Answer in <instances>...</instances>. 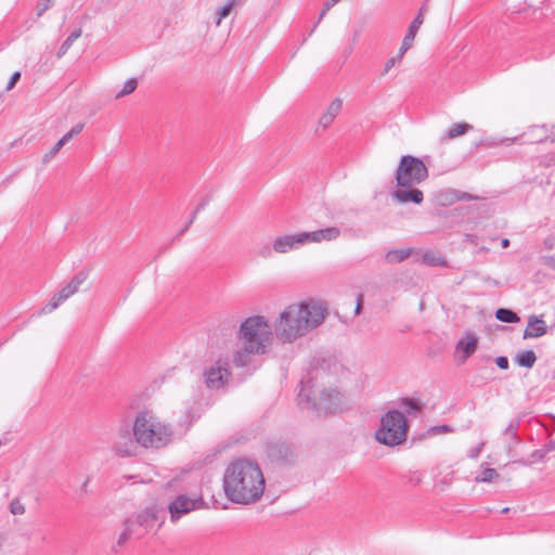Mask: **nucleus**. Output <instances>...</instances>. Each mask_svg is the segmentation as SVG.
<instances>
[{"label":"nucleus","mask_w":555,"mask_h":555,"mask_svg":"<svg viewBox=\"0 0 555 555\" xmlns=\"http://www.w3.org/2000/svg\"><path fill=\"white\" fill-rule=\"evenodd\" d=\"M328 306L320 299L308 298L286 305L274 318V335L283 344H294L309 336L327 319Z\"/></svg>","instance_id":"f257e3e1"},{"label":"nucleus","mask_w":555,"mask_h":555,"mask_svg":"<svg viewBox=\"0 0 555 555\" xmlns=\"http://www.w3.org/2000/svg\"><path fill=\"white\" fill-rule=\"evenodd\" d=\"M264 483L259 465L246 459L230 463L223 474L224 493L231 502L237 504L257 502L263 494Z\"/></svg>","instance_id":"f03ea898"},{"label":"nucleus","mask_w":555,"mask_h":555,"mask_svg":"<svg viewBox=\"0 0 555 555\" xmlns=\"http://www.w3.org/2000/svg\"><path fill=\"white\" fill-rule=\"evenodd\" d=\"M272 330L263 315H253L243 321L237 332L240 347L232 353L233 363L243 367L250 363L251 356L267 353L273 341Z\"/></svg>","instance_id":"7ed1b4c3"},{"label":"nucleus","mask_w":555,"mask_h":555,"mask_svg":"<svg viewBox=\"0 0 555 555\" xmlns=\"http://www.w3.org/2000/svg\"><path fill=\"white\" fill-rule=\"evenodd\" d=\"M133 424L134 434L141 448L160 449L172 440L173 430L171 426L151 412L138 413Z\"/></svg>","instance_id":"20e7f679"},{"label":"nucleus","mask_w":555,"mask_h":555,"mask_svg":"<svg viewBox=\"0 0 555 555\" xmlns=\"http://www.w3.org/2000/svg\"><path fill=\"white\" fill-rule=\"evenodd\" d=\"M299 403L318 415L333 413L343 403L344 395L336 388L320 387L313 379L302 380Z\"/></svg>","instance_id":"39448f33"},{"label":"nucleus","mask_w":555,"mask_h":555,"mask_svg":"<svg viewBox=\"0 0 555 555\" xmlns=\"http://www.w3.org/2000/svg\"><path fill=\"white\" fill-rule=\"evenodd\" d=\"M408 425L404 415L397 411L387 412L380 420V426L375 433L379 443L396 447L406 440Z\"/></svg>","instance_id":"423d86ee"},{"label":"nucleus","mask_w":555,"mask_h":555,"mask_svg":"<svg viewBox=\"0 0 555 555\" xmlns=\"http://www.w3.org/2000/svg\"><path fill=\"white\" fill-rule=\"evenodd\" d=\"M428 177V169L424 162L417 157L405 155L401 157L396 171L398 186H416Z\"/></svg>","instance_id":"0eeeda50"},{"label":"nucleus","mask_w":555,"mask_h":555,"mask_svg":"<svg viewBox=\"0 0 555 555\" xmlns=\"http://www.w3.org/2000/svg\"><path fill=\"white\" fill-rule=\"evenodd\" d=\"M140 443L134 434V424L122 423L116 429L111 442V451L117 457H133L139 454Z\"/></svg>","instance_id":"6e6552de"},{"label":"nucleus","mask_w":555,"mask_h":555,"mask_svg":"<svg viewBox=\"0 0 555 555\" xmlns=\"http://www.w3.org/2000/svg\"><path fill=\"white\" fill-rule=\"evenodd\" d=\"M204 506L205 502L201 495L179 494L168 504L170 520L171 522H177L183 516Z\"/></svg>","instance_id":"1a4fd4ad"},{"label":"nucleus","mask_w":555,"mask_h":555,"mask_svg":"<svg viewBox=\"0 0 555 555\" xmlns=\"http://www.w3.org/2000/svg\"><path fill=\"white\" fill-rule=\"evenodd\" d=\"M204 382L210 389L223 387L230 378L228 362L219 359L204 371Z\"/></svg>","instance_id":"9d476101"},{"label":"nucleus","mask_w":555,"mask_h":555,"mask_svg":"<svg viewBox=\"0 0 555 555\" xmlns=\"http://www.w3.org/2000/svg\"><path fill=\"white\" fill-rule=\"evenodd\" d=\"M87 280V273L86 272H79L77 273L66 286H64L53 298L50 300V302L42 308L43 313H50L53 310H55L63 301L68 299L70 296H73L75 293L78 292L79 287L82 285V283Z\"/></svg>","instance_id":"9b49d317"},{"label":"nucleus","mask_w":555,"mask_h":555,"mask_svg":"<svg viewBox=\"0 0 555 555\" xmlns=\"http://www.w3.org/2000/svg\"><path fill=\"white\" fill-rule=\"evenodd\" d=\"M156 519V511L154 507H151L133 515L126 522L131 528L134 537L141 538L154 526Z\"/></svg>","instance_id":"f8f14e48"},{"label":"nucleus","mask_w":555,"mask_h":555,"mask_svg":"<svg viewBox=\"0 0 555 555\" xmlns=\"http://www.w3.org/2000/svg\"><path fill=\"white\" fill-rule=\"evenodd\" d=\"M307 245L304 232L285 234L274 238L272 248L279 254H286Z\"/></svg>","instance_id":"ddd939ff"},{"label":"nucleus","mask_w":555,"mask_h":555,"mask_svg":"<svg viewBox=\"0 0 555 555\" xmlns=\"http://www.w3.org/2000/svg\"><path fill=\"white\" fill-rule=\"evenodd\" d=\"M343 108V101L340 99L333 100L324 113L320 116L317 127L315 133L320 131L327 130L331 125L334 122L335 118L339 115Z\"/></svg>","instance_id":"4468645a"},{"label":"nucleus","mask_w":555,"mask_h":555,"mask_svg":"<svg viewBox=\"0 0 555 555\" xmlns=\"http://www.w3.org/2000/svg\"><path fill=\"white\" fill-rule=\"evenodd\" d=\"M391 196L399 204L413 203L420 205L424 201L423 192L416 186H398Z\"/></svg>","instance_id":"2eb2a0df"},{"label":"nucleus","mask_w":555,"mask_h":555,"mask_svg":"<svg viewBox=\"0 0 555 555\" xmlns=\"http://www.w3.org/2000/svg\"><path fill=\"white\" fill-rule=\"evenodd\" d=\"M304 233L307 244L331 242L337 240L340 236V229L337 227H328L325 229Z\"/></svg>","instance_id":"dca6fc26"},{"label":"nucleus","mask_w":555,"mask_h":555,"mask_svg":"<svg viewBox=\"0 0 555 555\" xmlns=\"http://www.w3.org/2000/svg\"><path fill=\"white\" fill-rule=\"evenodd\" d=\"M478 339L474 334H466L456 345L461 362H465L477 350Z\"/></svg>","instance_id":"f3484780"},{"label":"nucleus","mask_w":555,"mask_h":555,"mask_svg":"<svg viewBox=\"0 0 555 555\" xmlns=\"http://www.w3.org/2000/svg\"><path fill=\"white\" fill-rule=\"evenodd\" d=\"M547 326L545 322L537 315H531L528 320V326L524 332V338H538L546 334Z\"/></svg>","instance_id":"a211bd4d"},{"label":"nucleus","mask_w":555,"mask_h":555,"mask_svg":"<svg viewBox=\"0 0 555 555\" xmlns=\"http://www.w3.org/2000/svg\"><path fill=\"white\" fill-rule=\"evenodd\" d=\"M537 361V356L532 350H524L516 354L515 362L522 367L531 369Z\"/></svg>","instance_id":"6ab92c4d"},{"label":"nucleus","mask_w":555,"mask_h":555,"mask_svg":"<svg viewBox=\"0 0 555 555\" xmlns=\"http://www.w3.org/2000/svg\"><path fill=\"white\" fill-rule=\"evenodd\" d=\"M411 255V249L402 248V249H391L388 250L385 255V259L389 263H399L408 259Z\"/></svg>","instance_id":"aec40b11"},{"label":"nucleus","mask_w":555,"mask_h":555,"mask_svg":"<svg viewBox=\"0 0 555 555\" xmlns=\"http://www.w3.org/2000/svg\"><path fill=\"white\" fill-rule=\"evenodd\" d=\"M81 29L78 28L75 31H73L62 43L60 47L56 56L60 59L63 55L66 54V52L69 50V48L73 46V43L81 36Z\"/></svg>","instance_id":"412c9836"},{"label":"nucleus","mask_w":555,"mask_h":555,"mask_svg":"<svg viewBox=\"0 0 555 555\" xmlns=\"http://www.w3.org/2000/svg\"><path fill=\"white\" fill-rule=\"evenodd\" d=\"M469 129H472V126L469 124H466V122L456 124L448 130V132L444 134L443 139L451 140V139L457 138V137L466 133V131H468Z\"/></svg>","instance_id":"4be33fe9"},{"label":"nucleus","mask_w":555,"mask_h":555,"mask_svg":"<svg viewBox=\"0 0 555 555\" xmlns=\"http://www.w3.org/2000/svg\"><path fill=\"white\" fill-rule=\"evenodd\" d=\"M495 317L499 321L506 323H515L519 321L518 315L514 311L505 308L498 309Z\"/></svg>","instance_id":"5701e85b"},{"label":"nucleus","mask_w":555,"mask_h":555,"mask_svg":"<svg viewBox=\"0 0 555 555\" xmlns=\"http://www.w3.org/2000/svg\"><path fill=\"white\" fill-rule=\"evenodd\" d=\"M138 87L137 78H129L122 86V88L115 94V99H121L128 94H131Z\"/></svg>","instance_id":"b1692460"},{"label":"nucleus","mask_w":555,"mask_h":555,"mask_svg":"<svg viewBox=\"0 0 555 555\" xmlns=\"http://www.w3.org/2000/svg\"><path fill=\"white\" fill-rule=\"evenodd\" d=\"M499 478V474L494 468H485L475 477L476 482H491Z\"/></svg>","instance_id":"393cba45"},{"label":"nucleus","mask_w":555,"mask_h":555,"mask_svg":"<svg viewBox=\"0 0 555 555\" xmlns=\"http://www.w3.org/2000/svg\"><path fill=\"white\" fill-rule=\"evenodd\" d=\"M423 262L433 266V267H443L446 266V260L437 254L427 253L423 256Z\"/></svg>","instance_id":"a878e982"},{"label":"nucleus","mask_w":555,"mask_h":555,"mask_svg":"<svg viewBox=\"0 0 555 555\" xmlns=\"http://www.w3.org/2000/svg\"><path fill=\"white\" fill-rule=\"evenodd\" d=\"M423 24V18L421 15H417L411 23L409 30L406 35L404 36V39H406L410 42L414 41V38L416 36L417 30L420 29L421 25Z\"/></svg>","instance_id":"bb28decb"},{"label":"nucleus","mask_w":555,"mask_h":555,"mask_svg":"<svg viewBox=\"0 0 555 555\" xmlns=\"http://www.w3.org/2000/svg\"><path fill=\"white\" fill-rule=\"evenodd\" d=\"M131 537H134V533L132 532L129 525L125 521L122 531L119 533L117 541H116L117 545L118 546L124 545Z\"/></svg>","instance_id":"cd10ccee"},{"label":"nucleus","mask_w":555,"mask_h":555,"mask_svg":"<svg viewBox=\"0 0 555 555\" xmlns=\"http://www.w3.org/2000/svg\"><path fill=\"white\" fill-rule=\"evenodd\" d=\"M532 130H541L543 133L537 138V142L542 143L545 141L555 142V133L553 135L548 134L547 126L543 125L541 127H532Z\"/></svg>","instance_id":"c85d7f7f"},{"label":"nucleus","mask_w":555,"mask_h":555,"mask_svg":"<svg viewBox=\"0 0 555 555\" xmlns=\"http://www.w3.org/2000/svg\"><path fill=\"white\" fill-rule=\"evenodd\" d=\"M340 0H326V2L324 3L323 5V9L321 10V13H320V16L318 18V21L315 22V24L313 25L312 29H311V33L312 34L314 31V29L317 28V26L319 25V23L321 22V20L325 16V14L327 13V11L333 8L337 2H339Z\"/></svg>","instance_id":"c756f323"},{"label":"nucleus","mask_w":555,"mask_h":555,"mask_svg":"<svg viewBox=\"0 0 555 555\" xmlns=\"http://www.w3.org/2000/svg\"><path fill=\"white\" fill-rule=\"evenodd\" d=\"M234 4H235V0H231L224 7H222L219 10L218 18H217V22H216L217 25H220L221 21L223 18H225L230 14V12H231V10H232Z\"/></svg>","instance_id":"7c9ffc66"},{"label":"nucleus","mask_w":555,"mask_h":555,"mask_svg":"<svg viewBox=\"0 0 555 555\" xmlns=\"http://www.w3.org/2000/svg\"><path fill=\"white\" fill-rule=\"evenodd\" d=\"M10 512L13 515H23L25 513V506L18 499H15L10 504Z\"/></svg>","instance_id":"2f4dec72"},{"label":"nucleus","mask_w":555,"mask_h":555,"mask_svg":"<svg viewBox=\"0 0 555 555\" xmlns=\"http://www.w3.org/2000/svg\"><path fill=\"white\" fill-rule=\"evenodd\" d=\"M63 147V142H56L55 145L42 157V163H49L56 153Z\"/></svg>","instance_id":"473e14b6"},{"label":"nucleus","mask_w":555,"mask_h":555,"mask_svg":"<svg viewBox=\"0 0 555 555\" xmlns=\"http://www.w3.org/2000/svg\"><path fill=\"white\" fill-rule=\"evenodd\" d=\"M453 195L456 201H477L479 198L478 196L462 191H454Z\"/></svg>","instance_id":"72a5a7b5"},{"label":"nucleus","mask_w":555,"mask_h":555,"mask_svg":"<svg viewBox=\"0 0 555 555\" xmlns=\"http://www.w3.org/2000/svg\"><path fill=\"white\" fill-rule=\"evenodd\" d=\"M555 449V443L553 441H550L547 444L544 446L543 449L537 450L532 453V456H535V454L541 453L540 459H543L547 453L552 452Z\"/></svg>","instance_id":"f704fd0d"},{"label":"nucleus","mask_w":555,"mask_h":555,"mask_svg":"<svg viewBox=\"0 0 555 555\" xmlns=\"http://www.w3.org/2000/svg\"><path fill=\"white\" fill-rule=\"evenodd\" d=\"M452 429L448 426V425H440V426H434L431 427L428 433L430 435H441V434H447V433H450Z\"/></svg>","instance_id":"c9c22d12"},{"label":"nucleus","mask_w":555,"mask_h":555,"mask_svg":"<svg viewBox=\"0 0 555 555\" xmlns=\"http://www.w3.org/2000/svg\"><path fill=\"white\" fill-rule=\"evenodd\" d=\"M402 405L408 410L420 411L421 405L413 399L405 398L402 400Z\"/></svg>","instance_id":"e433bc0d"},{"label":"nucleus","mask_w":555,"mask_h":555,"mask_svg":"<svg viewBox=\"0 0 555 555\" xmlns=\"http://www.w3.org/2000/svg\"><path fill=\"white\" fill-rule=\"evenodd\" d=\"M518 426H519V421H514V422H512V423L507 426V428H506V430H505V434H506V435H509L512 438H515V437H516V431H517V429H518Z\"/></svg>","instance_id":"4c0bfd02"},{"label":"nucleus","mask_w":555,"mask_h":555,"mask_svg":"<svg viewBox=\"0 0 555 555\" xmlns=\"http://www.w3.org/2000/svg\"><path fill=\"white\" fill-rule=\"evenodd\" d=\"M412 43H413V42H410V41H408L406 39H404V38H403V41H402L401 48H400V50H399V52H398V54H397V57H398L399 60H401V59H402V56H403V54H404V53H405V52L411 48Z\"/></svg>","instance_id":"58836bf2"},{"label":"nucleus","mask_w":555,"mask_h":555,"mask_svg":"<svg viewBox=\"0 0 555 555\" xmlns=\"http://www.w3.org/2000/svg\"><path fill=\"white\" fill-rule=\"evenodd\" d=\"M412 43H413V42H410V41H408L406 39H404V38H403V41H402L401 48H400V50H399V52H398V54H397V57H398L399 60H401V59H402V56H403V54H404V53H405V52L411 48Z\"/></svg>","instance_id":"ea45409f"},{"label":"nucleus","mask_w":555,"mask_h":555,"mask_svg":"<svg viewBox=\"0 0 555 555\" xmlns=\"http://www.w3.org/2000/svg\"><path fill=\"white\" fill-rule=\"evenodd\" d=\"M50 8V0L40 2L37 7V15L41 16Z\"/></svg>","instance_id":"a19ab883"},{"label":"nucleus","mask_w":555,"mask_h":555,"mask_svg":"<svg viewBox=\"0 0 555 555\" xmlns=\"http://www.w3.org/2000/svg\"><path fill=\"white\" fill-rule=\"evenodd\" d=\"M495 363L502 370H507L508 369V359L506 357H503V356L498 357L495 359Z\"/></svg>","instance_id":"79ce46f5"},{"label":"nucleus","mask_w":555,"mask_h":555,"mask_svg":"<svg viewBox=\"0 0 555 555\" xmlns=\"http://www.w3.org/2000/svg\"><path fill=\"white\" fill-rule=\"evenodd\" d=\"M21 78V72H14V74L12 75L8 86H7V90H11L15 83L20 80Z\"/></svg>","instance_id":"37998d69"},{"label":"nucleus","mask_w":555,"mask_h":555,"mask_svg":"<svg viewBox=\"0 0 555 555\" xmlns=\"http://www.w3.org/2000/svg\"><path fill=\"white\" fill-rule=\"evenodd\" d=\"M483 446H485V443H483V442H481V443H479L476 448L472 449V450L469 451V456H470L472 459H476V457H478V456H479V454H480V453H481V451H482Z\"/></svg>","instance_id":"c03bdc74"},{"label":"nucleus","mask_w":555,"mask_h":555,"mask_svg":"<svg viewBox=\"0 0 555 555\" xmlns=\"http://www.w3.org/2000/svg\"><path fill=\"white\" fill-rule=\"evenodd\" d=\"M543 263L546 267L555 270V256H545V257H543Z\"/></svg>","instance_id":"a18cd8bd"},{"label":"nucleus","mask_w":555,"mask_h":555,"mask_svg":"<svg viewBox=\"0 0 555 555\" xmlns=\"http://www.w3.org/2000/svg\"><path fill=\"white\" fill-rule=\"evenodd\" d=\"M399 61V59L397 56H392L390 57L389 60H387V62L385 63V69H391L392 67H395L397 65V62Z\"/></svg>","instance_id":"49530a36"},{"label":"nucleus","mask_w":555,"mask_h":555,"mask_svg":"<svg viewBox=\"0 0 555 555\" xmlns=\"http://www.w3.org/2000/svg\"><path fill=\"white\" fill-rule=\"evenodd\" d=\"M272 249H273V248H272V247H270V246H264V247H262V248L260 249V253H259V254H260V256H262V257H264V258H268V257H270V256H271V254H272Z\"/></svg>","instance_id":"de8ad7c7"},{"label":"nucleus","mask_w":555,"mask_h":555,"mask_svg":"<svg viewBox=\"0 0 555 555\" xmlns=\"http://www.w3.org/2000/svg\"><path fill=\"white\" fill-rule=\"evenodd\" d=\"M83 129V124H78L76 126H74L69 132L75 137V135H78Z\"/></svg>","instance_id":"09e8293b"},{"label":"nucleus","mask_w":555,"mask_h":555,"mask_svg":"<svg viewBox=\"0 0 555 555\" xmlns=\"http://www.w3.org/2000/svg\"><path fill=\"white\" fill-rule=\"evenodd\" d=\"M363 295L360 294L357 298L356 314H359L362 309Z\"/></svg>","instance_id":"8fccbe9b"},{"label":"nucleus","mask_w":555,"mask_h":555,"mask_svg":"<svg viewBox=\"0 0 555 555\" xmlns=\"http://www.w3.org/2000/svg\"><path fill=\"white\" fill-rule=\"evenodd\" d=\"M74 138V135L68 131L65 133L57 142H63V146L70 141Z\"/></svg>","instance_id":"3c124183"},{"label":"nucleus","mask_w":555,"mask_h":555,"mask_svg":"<svg viewBox=\"0 0 555 555\" xmlns=\"http://www.w3.org/2000/svg\"><path fill=\"white\" fill-rule=\"evenodd\" d=\"M544 245L547 249H552L554 246V238L550 237L544 241Z\"/></svg>","instance_id":"603ef678"},{"label":"nucleus","mask_w":555,"mask_h":555,"mask_svg":"<svg viewBox=\"0 0 555 555\" xmlns=\"http://www.w3.org/2000/svg\"><path fill=\"white\" fill-rule=\"evenodd\" d=\"M427 12V8L426 5H422L421 9H420V12L417 15H421V17L424 20V14Z\"/></svg>","instance_id":"864d4df0"},{"label":"nucleus","mask_w":555,"mask_h":555,"mask_svg":"<svg viewBox=\"0 0 555 555\" xmlns=\"http://www.w3.org/2000/svg\"><path fill=\"white\" fill-rule=\"evenodd\" d=\"M195 216H196V211L193 212V216L190 220V222L185 225V228L181 231V233H183L184 231L188 230V228L190 227L191 223H193V220L195 219Z\"/></svg>","instance_id":"5fc2aeb1"},{"label":"nucleus","mask_w":555,"mask_h":555,"mask_svg":"<svg viewBox=\"0 0 555 555\" xmlns=\"http://www.w3.org/2000/svg\"><path fill=\"white\" fill-rule=\"evenodd\" d=\"M501 245L503 248H506L509 246V240L508 238H503L502 242H501Z\"/></svg>","instance_id":"6e6d98bb"},{"label":"nucleus","mask_w":555,"mask_h":555,"mask_svg":"<svg viewBox=\"0 0 555 555\" xmlns=\"http://www.w3.org/2000/svg\"><path fill=\"white\" fill-rule=\"evenodd\" d=\"M540 455H541V453H538V454H535V456H532V457L535 459V460H541Z\"/></svg>","instance_id":"4d7b16f0"},{"label":"nucleus","mask_w":555,"mask_h":555,"mask_svg":"<svg viewBox=\"0 0 555 555\" xmlns=\"http://www.w3.org/2000/svg\"><path fill=\"white\" fill-rule=\"evenodd\" d=\"M508 511H509V508L505 507V508L502 509V513H507Z\"/></svg>","instance_id":"13d9d810"}]
</instances>
